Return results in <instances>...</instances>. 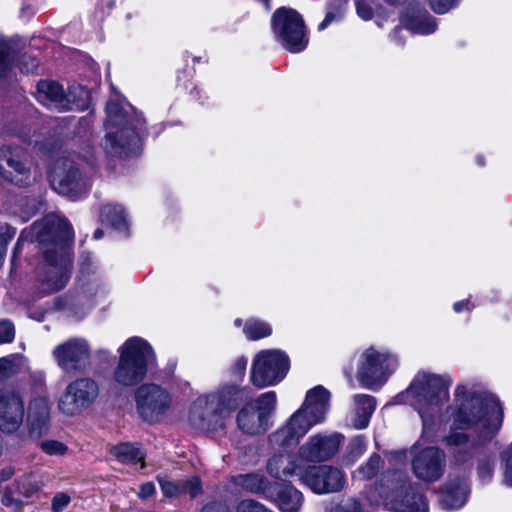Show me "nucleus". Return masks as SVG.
Here are the masks:
<instances>
[{"mask_svg":"<svg viewBox=\"0 0 512 512\" xmlns=\"http://www.w3.org/2000/svg\"><path fill=\"white\" fill-rule=\"evenodd\" d=\"M31 234L32 239L42 246L43 261L37 268L39 289L43 294L58 292L71 277L72 226L64 218L48 215L33 224Z\"/></svg>","mask_w":512,"mask_h":512,"instance_id":"nucleus-1","label":"nucleus"},{"mask_svg":"<svg viewBox=\"0 0 512 512\" xmlns=\"http://www.w3.org/2000/svg\"><path fill=\"white\" fill-rule=\"evenodd\" d=\"M457 410L456 428L476 427L479 442L490 441L503 422V407L499 399L490 393H474L467 386H457L455 391Z\"/></svg>","mask_w":512,"mask_h":512,"instance_id":"nucleus-2","label":"nucleus"},{"mask_svg":"<svg viewBox=\"0 0 512 512\" xmlns=\"http://www.w3.org/2000/svg\"><path fill=\"white\" fill-rule=\"evenodd\" d=\"M249 398L241 386H222L214 392L196 398L189 410L188 420L192 427L213 431L222 425V415L234 411Z\"/></svg>","mask_w":512,"mask_h":512,"instance_id":"nucleus-3","label":"nucleus"},{"mask_svg":"<svg viewBox=\"0 0 512 512\" xmlns=\"http://www.w3.org/2000/svg\"><path fill=\"white\" fill-rule=\"evenodd\" d=\"M107 132L103 147L107 154L125 158L136 153L139 145V130L142 129L141 119L129 116L119 103L110 101L106 106Z\"/></svg>","mask_w":512,"mask_h":512,"instance_id":"nucleus-4","label":"nucleus"},{"mask_svg":"<svg viewBox=\"0 0 512 512\" xmlns=\"http://www.w3.org/2000/svg\"><path fill=\"white\" fill-rule=\"evenodd\" d=\"M120 359L115 370L118 384H138L154 359L152 347L141 338L128 339L119 349Z\"/></svg>","mask_w":512,"mask_h":512,"instance_id":"nucleus-5","label":"nucleus"},{"mask_svg":"<svg viewBox=\"0 0 512 512\" xmlns=\"http://www.w3.org/2000/svg\"><path fill=\"white\" fill-rule=\"evenodd\" d=\"M277 396L274 391L261 394L246 402L238 411L236 423L238 429L249 436L266 433L271 426V418L276 409Z\"/></svg>","mask_w":512,"mask_h":512,"instance_id":"nucleus-6","label":"nucleus"},{"mask_svg":"<svg viewBox=\"0 0 512 512\" xmlns=\"http://www.w3.org/2000/svg\"><path fill=\"white\" fill-rule=\"evenodd\" d=\"M140 418L150 424L160 422L173 404V397L163 386H138L134 393Z\"/></svg>","mask_w":512,"mask_h":512,"instance_id":"nucleus-7","label":"nucleus"},{"mask_svg":"<svg viewBox=\"0 0 512 512\" xmlns=\"http://www.w3.org/2000/svg\"><path fill=\"white\" fill-rule=\"evenodd\" d=\"M275 33L280 37L283 46L291 52L305 49V25L301 15L293 9L280 8L272 18Z\"/></svg>","mask_w":512,"mask_h":512,"instance_id":"nucleus-8","label":"nucleus"},{"mask_svg":"<svg viewBox=\"0 0 512 512\" xmlns=\"http://www.w3.org/2000/svg\"><path fill=\"white\" fill-rule=\"evenodd\" d=\"M55 190L72 199L85 194L89 187L88 179L79 166L69 158L58 159L51 174Z\"/></svg>","mask_w":512,"mask_h":512,"instance_id":"nucleus-9","label":"nucleus"},{"mask_svg":"<svg viewBox=\"0 0 512 512\" xmlns=\"http://www.w3.org/2000/svg\"><path fill=\"white\" fill-rule=\"evenodd\" d=\"M290 368L288 356L280 350L259 352L252 365L253 384H275L282 381Z\"/></svg>","mask_w":512,"mask_h":512,"instance_id":"nucleus-10","label":"nucleus"},{"mask_svg":"<svg viewBox=\"0 0 512 512\" xmlns=\"http://www.w3.org/2000/svg\"><path fill=\"white\" fill-rule=\"evenodd\" d=\"M396 367L397 360L394 356L370 347L361 355L357 380L361 384H381L388 380Z\"/></svg>","mask_w":512,"mask_h":512,"instance_id":"nucleus-11","label":"nucleus"},{"mask_svg":"<svg viewBox=\"0 0 512 512\" xmlns=\"http://www.w3.org/2000/svg\"><path fill=\"white\" fill-rule=\"evenodd\" d=\"M395 489L386 496L387 503L396 512H428L426 497L415 490L402 472H394Z\"/></svg>","mask_w":512,"mask_h":512,"instance_id":"nucleus-12","label":"nucleus"},{"mask_svg":"<svg viewBox=\"0 0 512 512\" xmlns=\"http://www.w3.org/2000/svg\"><path fill=\"white\" fill-rule=\"evenodd\" d=\"M41 98H46L59 110H85L88 108L89 91L81 86L71 88L65 93L63 87L54 81L41 80L37 84Z\"/></svg>","mask_w":512,"mask_h":512,"instance_id":"nucleus-13","label":"nucleus"},{"mask_svg":"<svg viewBox=\"0 0 512 512\" xmlns=\"http://www.w3.org/2000/svg\"><path fill=\"white\" fill-rule=\"evenodd\" d=\"M0 176L19 187L29 186L34 181L22 148L11 146L0 148Z\"/></svg>","mask_w":512,"mask_h":512,"instance_id":"nucleus-14","label":"nucleus"},{"mask_svg":"<svg viewBox=\"0 0 512 512\" xmlns=\"http://www.w3.org/2000/svg\"><path fill=\"white\" fill-rule=\"evenodd\" d=\"M25 414L22 395L12 386L0 389V430L4 433L16 432L23 423Z\"/></svg>","mask_w":512,"mask_h":512,"instance_id":"nucleus-15","label":"nucleus"},{"mask_svg":"<svg viewBox=\"0 0 512 512\" xmlns=\"http://www.w3.org/2000/svg\"><path fill=\"white\" fill-rule=\"evenodd\" d=\"M301 480L318 494L338 492L345 484L342 471L330 465L308 467L301 475Z\"/></svg>","mask_w":512,"mask_h":512,"instance_id":"nucleus-16","label":"nucleus"},{"mask_svg":"<svg viewBox=\"0 0 512 512\" xmlns=\"http://www.w3.org/2000/svg\"><path fill=\"white\" fill-rule=\"evenodd\" d=\"M57 364L66 372L83 371L90 364V348L84 339L73 338L53 350Z\"/></svg>","mask_w":512,"mask_h":512,"instance_id":"nucleus-17","label":"nucleus"},{"mask_svg":"<svg viewBox=\"0 0 512 512\" xmlns=\"http://www.w3.org/2000/svg\"><path fill=\"white\" fill-rule=\"evenodd\" d=\"M445 454L437 447H426L412 460L415 476L426 482L437 481L444 472Z\"/></svg>","mask_w":512,"mask_h":512,"instance_id":"nucleus-18","label":"nucleus"},{"mask_svg":"<svg viewBox=\"0 0 512 512\" xmlns=\"http://www.w3.org/2000/svg\"><path fill=\"white\" fill-rule=\"evenodd\" d=\"M26 428L28 436L40 440L48 435L51 428V407L45 397L31 399L27 407Z\"/></svg>","mask_w":512,"mask_h":512,"instance_id":"nucleus-19","label":"nucleus"},{"mask_svg":"<svg viewBox=\"0 0 512 512\" xmlns=\"http://www.w3.org/2000/svg\"><path fill=\"white\" fill-rule=\"evenodd\" d=\"M341 439V435L336 433L314 435L300 447V457L310 462L326 461L338 451Z\"/></svg>","mask_w":512,"mask_h":512,"instance_id":"nucleus-20","label":"nucleus"},{"mask_svg":"<svg viewBox=\"0 0 512 512\" xmlns=\"http://www.w3.org/2000/svg\"><path fill=\"white\" fill-rule=\"evenodd\" d=\"M98 395V386H66L60 395L58 408L67 416H74L89 407Z\"/></svg>","mask_w":512,"mask_h":512,"instance_id":"nucleus-21","label":"nucleus"},{"mask_svg":"<svg viewBox=\"0 0 512 512\" xmlns=\"http://www.w3.org/2000/svg\"><path fill=\"white\" fill-rule=\"evenodd\" d=\"M268 499L281 512H300L304 503L303 494L288 483L274 482L268 489Z\"/></svg>","mask_w":512,"mask_h":512,"instance_id":"nucleus-22","label":"nucleus"},{"mask_svg":"<svg viewBox=\"0 0 512 512\" xmlns=\"http://www.w3.org/2000/svg\"><path fill=\"white\" fill-rule=\"evenodd\" d=\"M158 482L166 497H177L182 494H189L191 498H195L202 493L201 481L196 476L176 481H172L166 476H159Z\"/></svg>","mask_w":512,"mask_h":512,"instance_id":"nucleus-23","label":"nucleus"},{"mask_svg":"<svg viewBox=\"0 0 512 512\" xmlns=\"http://www.w3.org/2000/svg\"><path fill=\"white\" fill-rule=\"evenodd\" d=\"M330 392L323 386H315L307 392L303 408L314 415L316 420L323 421L329 408Z\"/></svg>","mask_w":512,"mask_h":512,"instance_id":"nucleus-24","label":"nucleus"},{"mask_svg":"<svg viewBox=\"0 0 512 512\" xmlns=\"http://www.w3.org/2000/svg\"><path fill=\"white\" fill-rule=\"evenodd\" d=\"M235 485L252 494H260L268 499V489L272 488L274 482L269 481L259 473L239 474L233 477Z\"/></svg>","mask_w":512,"mask_h":512,"instance_id":"nucleus-25","label":"nucleus"},{"mask_svg":"<svg viewBox=\"0 0 512 512\" xmlns=\"http://www.w3.org/2000/svg\"><path fill=\"white\" fill-rule=\"evenodd\" d=\"M355 401V415L352 424L357 429L366 428L369 424L370 417L375 410L376 401L369 395H356Z\"/></svg>","mask_w":512,"mask_h":512,"instance_id":"nucleus-26","label":"nucleus"},{"mask_svg":"<svg viewBox=\"0 0 512 512\" xmlns=\"http://www.w3.org/2000/svg\"><path fill=\"white\" fill-rule=\"evenodd\" d=\"M408 396L421 397L428 404H439L447 399V386H409L406 390Z\"/></svg>","mask_w":512,"mask_h":512,"instance_id":"nucleus-27","label":"nucleus"},{"mask_svg":"<svg viewBox=\"0 0 512 512\" xmlns=\"http://www.w3.org/2000/svg\"><path fill=\"white\" fill-rule=\"evenodd\" d=\"M405 25L407 29L420 34H430L436 29L433 17L425 10L408 14Z\"/></svg>","mask_w":512,"mask_h":512,"instance_id":"nucleus-28","label":"nucleus"},{"mask_svg":"<svg viewBox=\"0 0 512 512\" xmlns=\"http://www.w3.org/2000/svg\"><path fill=\"white\" fill-rule=\"evenodd\" d=\"M26 370V359L20 354L0 358V382H4Z\"/></svg>","mask_w":512,"mask_h":512,"instance_id":"nucleus-29","label":"nucleus"},{"mask_svg":"<svg viewBox=\"0 0 512 512\" xmlns=\"http://www.w3.org/2000/svg\"><path fill=\"white\" fill-rule=\"evenodd\" d=\"M100 221L118 230L127 226L124 209L120 205L106 204L100 210Z\"/></svg>","mask_w":512,"mask_h":512,"instance_id":"nucleus-30","label":"nucleus"},{"mask_svg":"<svg viewBox=\"0 0 512 512\" xmlns=\"http://www.w3.org/2000/svg\"><path fill=\"white\" fill-rule=\"evenodd\" d=\"M320 422V420H316V417H314V415L309 414L306 408H303L301 406V408L290 417L287 424L300 437H303L313 425L318 424Z\"/></svg>","mask_w":512,"mask_h":512,"instance_id":"nucleus-31","label":"nucleus"},{"mask_svg":"<svg viewBox=\"0 0 512 512\" xmlns=\"http://www.w3.org/2000/svg\"><path fill=\"white\" fill-rule=\"evenodd\" d=\"M296 465L283 455H274L267 463L268 473L278 479L292 476L295 473Z\"/></svg>","mask_w":512,"mask_h":512,"instance_id":"nucleus-32","label":"nucleus"},{"mask_svg":"<svg viewBox=\"0 0 512 512\" xmlns=\"http://www.w3.org/2000/svg\"><path fill=\"white\" fill-rule=\"evenodd\" d=\"M301 437L286 424L269 436V441L274 447L288 449L298 444Z\"/></svg>","mask_w":512,"mask_h":512,"instance_id":"nucleus-33","label":"nucleus"},{"mask_svg":"<svg viewBox=\"0 0 512 512\" xmlns=\"http://www.w3.org/2000/svg\"><path fill=\"white\" fill-rule=\"evenodd\" d=\"M348 0H327L326 15L319 24V30H324L332 22L340 21L346 12Z\"/></svg>","mask_w":512,"mask_h":512,"instance_id":"nucleus-34","label":"nucleus"},{"mask_svg":"<svg viewBox=\"0 0 512 512\" xmlns=\"http://www.w3.org/2000/svg\"><path fill=\"white\" fill-rule=\"evenodd\" d=\"M110 453L122 463L136 464L143 460L141 451L130 443L116 445Z\"/></svg>","mask_w":512,"mask_h":512,"instance_id":"nucleus-35","label":"nucleus"},{"mask_svg":"<svg viewBox=\"0 0 512 512\" xmlns=\"http://www.w3.org/2000/svg\"><path fill=\"white\" fill-rule=\"evenodd\" d=\"M243 332L249 340H259L271 335V326L258 319H249L244 325Z\"/></svg>","mask_w":512,"mask_h":512,"instance_id":"nucleus-36","label":"nucleus"},{"mask_svg":"<svg viewBox=\"0 0 512 512\" xmlns=\"http://www.w3.org/2000/svg\"><path fill=\"white\" fill-rule=\"evenodd\" d=\"M384 466V461L380 455L374 453L365 465L360 466L354 476L360 480H368L377 475L378 471Z\"/></svg>","mask_w":512,"mask_h":512,"instance_id":"nucleus-37","label":"nucleus"},{"mask_svg":"<svg viewBox=\"0 0 512 512\" xmlns=\"http://www.w3.org/2000/svg\"><path fill=\"white\" fill-rule=\"evenodd\" d=\"M452 379L448 375L431 374L425 371L419 372L411 384H450Z\"/></svg>","mask_w":512,"mask_h":512,"instance_id":"nucleus-38","label":"nucleus"},{"mask_svg":"<svg viewBox=\"0 0 512 512\" xmlns=\"http://www.w3.org/2000/svg\"><path fill=\"white\" fill-rule=\"evenodd\" d=\"M41 450L48 455H64L68 447L58 440H45L39 443Z\"/></svg>","mask_w":512,"mask_h":512,"instance_id":"nucleus-39","label":"nucleus"},{"mask_svg":"<svg viewBox=\"0 0 512 512\" xmlns=\"http://www.w3.org/2000/svg\"><path fill=\"white\" fill-rule=\"evenodd\" d=\"M15 326L8 319L0 320V345L11 343L15 338Z\"/></svg>","mask_w":512,"mask_h":512,"instance_id":"nucleus-40","label":"nucleus"},{"mask_svg":"<svg viewBox=\"0 0 512 512\" xmlns=\"http://www.w3.org/2000/svg\"><path fill=\"white\" fill-rule=\"evenodd\" d=\"M495 466V459L491 457H484L479 461L477 471L482 481H489L492 477Z\"/></svg>","mask_w":512,"mask_h":512,"instance_id":"nucleus-41","label":"nucleus"},{"mask_svg":"<svg viewBox=\"0 0 512 512\" xmlns=\"http://www.w3.org/2000/svg\"><path fill=\"white\" fill-rule=\"evenodd\" d=\"M39 60L31 55L24 54L19 60V67L23 73L33 74L37 71Z\"/></svg>","mask_w":512,"mask_h":512,"instance_id":"nucleus-42","label":"nucleus"},{"mask_svg":"<svg viewBox=\"0 0 512 512\" xmlns=\"http://www.w3.org/2000/svg\"><path fill=\"white\" fill-rule=\"evenodd\" d=\"M469 436L466 433L459 432L456 429L452 430L448 436L445 437V443L448 446H463L468 443Z\"/></svg>","mask_w":512,"mask_h":512,"instance_id":"nucleus-43","label":"nucleus"},{"mask_svg":"<svg viewBox=\"0 0 512 512\" xmlns=\"http://www.w3.org/2000/svg\"><path fill=\"white\" fill-rule=\"evenodd\" d=\"M11 60V47L4 42H0V77H2Z\"/></svg>","mask_w":512,"mask_h":512,"instance_id":"nucleus-44","label":"nucleus"},{"mask_svg":"<svg viewBox=\"0 0 512 512\" xmlns=\"http://www.w3.org/2000/svg\"><path fill=\"white\" fill-rule=\"evenodd\" d=\"M502 457L505 461L504 481L509 486H512V442L511 445L503 453Z\"/></svg>","mask_w":512,"mask_h":512,"instance_id":"nucleus-45","label":"nucleus"},{"mask_svg":"<svg viewBox=\"0 0 512 512\" xmlns=\"http://www.w3.org/2000/svg\"><path fill=\"white\" fill-rule=\"evenodd\" d=\"M336 512H361V504L355 498H347L336 506Z\"/></svg>","mask_w":512,"mask_h":512,"instance_id":"nucleus-46","label":"nucleus"},{"mask_svg":"<svg viewBox=\"0 0 512 512\" xmlns=\"http://www.w3.org/2000/svg\"><path fill=\"white\" fill-rule=\"evenodd\" d=\"M457 0H429L430 6L435 13L443 14L449 11Z\"/></svg>","mask_w":512,"mask_h":512,"instance_id":"nucleus-47","label":"nucleus"},{"mask_svg":"<svg viewBox=\"0 0 512 512\" xmlns=\"http://www.w3.org/2000/svg\"><path fill=\"white\" fill-rule=\"evenodd\" d=\"M70 496L66 493H58L52 499L53 512H61L69 503Z\"/></svg>","mask_w":512,"mask_h":512,"instance_id":"nucleus-48","label":"nucleus"},{"mask_svg":"<svg viewBox=\"0 0 512 512\" xmlns=\"http://www.w3.org/2000/svg\"><path fill=\"white\" fill-rule=\"evenodd\" d=\"M356 9H357V14L363 20H370V19H372L373 15H374V11H373L372 7L362 0L357 1Z\"/></svg>","mask_w":512,"mask_h":512,"instance_id":"nucleus-49","label":"nucleus"},{"mask_svg":"<svg viewBox=\"0 0 512 512\" xmlns=\"http://www.w3.org/2000/svg\"><path fill=\"white\" fill-rule=\"evenodd\" d=\"M441 505L445 509H454L462 506L463 501L459 499H455L454 495L450 492L444 494L440 500Z\"/></svg>","mask_w":512,"mask_h":512,"instance_id":"nucleus-50","label":"nucleus"},{"mask_svg":"<svg viewBox=\"0 0 512 512\" xmlns=\"http://www.w3.org/2000/svg\"><path fill=\"white\" fill-rule=\"evenodd\" d=\"M201 512H230L228 506L223 502H211L206 504Z\"/></svg>","mask_w":512,"mask_h":512,"instance_id":"nucleus-51","label":"nucleus"},{"mask_svg":"<svg viewBox=\"0 0 512 512\" xmlns=\"http://www.w3.org/2000/svg\"><path fill=\"white\" fill-rule=\"evenodd\" d=\"M155 492V486L151 482H147L141 485L139 496L141 498H148Z\"/></svg>","mask_w":512,"mask_h":512,"instance_id":"nucleus-52","label":"nucleus"},{"mask_svg":"<svg viewBox=\"0 0 512 512\" xmlns=\"http://www.w3.org/2000/svg\"><path fill=\"white\" fill-rule=\"evenodd\" d=\"M246 364H247L246 359H244V358H239V359L236 361V363H235V367H234V368H235V371H236L238 374L242 375V374L244 373L245 369H246Z\"/></svg>","mask_w":512,"mask_h":512,"instance_id":"nucleus-53","label":"nucleus"},{"mask_svg":"<svg viewBox=\"0 0 512 512\" xmlns=\"http://www.w3.org/2000/svg\"><path fill=\"white\" fill-rule=\"evenodd\" d=\"M463 309H467V310H471L472 309V306L470 305V302L469 301H460V302H456L454 304V310L456 312H461Z\"/></svg>","mask_w":512,"mask_h":512,"instance_id":"nucleus-54","label":"nucleus"},{"mask_svg":"<svg viewBox=\"0 0 512 512\" xmlns=\"http://www.w3.org/2000/svg\"><path fill=\"white\" fill-rule=\"evenodd\" d=\"M25 240H26V236H25V232L23 231V232L20 234V236H19V238H18V240H17V242H16V245H15V247H14L13 258H15V257H16L17 253H18V252L20 251V249H21V245H22L23 241H25Z\"/></svg>","mask_w":512,"mask_h":512,"instance_id":"nucleus-55","label":"nucleus"},{"mask_svg":"<svg viewBox=\"0 0 512 512\" xmlns=\"http://www.w3.org/2000/svg\"><path fill=\"white\" fill-rule=\"evenodd\" d=\"M2 502L5 504V505H11V504H15V505H20L21 504V501L20 500H16L12 497H9V496H4L3 499H2Z\"/></svg>","mask_w":512,"mask_h":512,"instance_id":"nucleus-56","label":"nucleus"},{"mask_svg":"<svg viewBox=\"0 0 512 512\" xmlns=\"http://www.w3.org/2000/svg\"><path fill=\"white\" fill-rule=\"evenodd\" d=\"M103 234H104V233H103V230H101V229H97V230H95V232H94V238H95V239H100V238H102V237H103Z\"/></svg>","mask_w":512,"mask_h":512,"instance_id":"nucleus-57","label":"nucleus"},{"mask_svg":"<svg viewBox=\"0 0 512 512\" xmlns=\"http://www.w3.org/2000/svg\"><path fill=\"white\" fill-rule=\"evenodd\" d=\"M235 326L240 327L242 325V319L238 318L234 321Z\"/></svg>","mask_w":512,"mask_h":512,"instance_id":"nucleus-58","label":"nucleus"},{"mask_svg":"<svg viewBox=\"0 0 512 512\" xmlns=\"http://www.w3.org/2000/svg\"><path fill=\"white\" fill-rule=\"evenodd\" d=\"M358 444V447H359V453L362 452V445L360 443H357Z\"/></svg>","mask_w":512,"mask_h":512,"instance_id":"nucleus-59","label":"nucleus"},{"mask_svg":"<svg viewBox=\"0 0 512 512\" xmlns=\"http://www.w3.org/2000/svg\"><path fill=\"white\" fill-rule=\"evenodd\" d=\"M389 3H395L397 0H386Z\"/></svg>","mask_w":512,"mask_h":512,"instance_id":"nucleus-60","label":"nucleus"}]
</instances>
